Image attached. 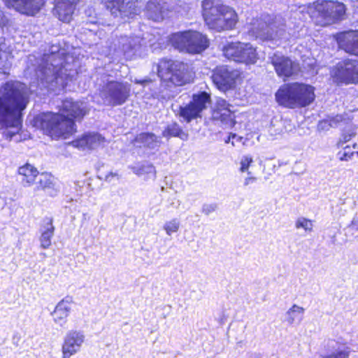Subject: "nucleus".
Segmentation results:
<instances>
[{
    "label": "nucleus",
    "mask_w": 358,
    "mask_h": 358,
    "mask_svg": "<svg viewBox=\"0 0 358 358\" xmlns=\"http://www.w3.org/2000/svg\"><path fill=\"white\" fill-rule=\"evenodd\" d=\"M64 51L59 46L52 45L48 52H45L41 62L28 66L27 71H34L35 76L39 81L38 85L48 91L59 92L63 90L68 82L77 74L76 69L69 68V65L63 58Z\"/></svg>",
    "instance_id": "obj_1"
},
{
    "label": "nucleus",
    "mask_w": 358,
    "mask_h": 358,
    "mask_svg": "<svg viewBox=\"0 0 358 358\" xmlns=\"http://www.w3.org/2000/svg\"><path fill=\"white\" fill-rule=\"evenodd\" d=\"M87 105L67 99L62 101L59 113H43L34 117V125L52 138H66L76 131L73 119L80 120L87 113Z\"/></svg>",
    "instance_id": "obj_2"
},
{
    "label": "nucleus",
    "mask_w": 358,
    "mask_h": 358,
    "mask_svg": "<svg viewBox=\"0 0 358 358\" xmlns=\"http://www.w3.org/2000/svg\"><path fill=\"white\" fill-rule=\"evenodd\" d=\"M28 103L27 87L18 81H8L0 87V127H11L15 134L21 125L22 111Z\"/></svg>",
    "instance_id": "obj_3"
},
{
    "label": "nucleus",
    "mask_w": 358,
    "mask_h": 358,
    "mask_svg": "<svg viewBox=\"0 0 358 358\" xmlns=\"http://www.w3.org/2000/svg\"><path fill=\"white\" fill-rule=\"evenodd\" d=\"M202 8L205 22L210 29L221 31L231 29L236 24V13L220 0H203Z\"/></svg>",
    "instance_id": "obj_4"
},
{
    "label": "nucleus",
    "mask_w": 358,
    "mask_h": 358,
    "mask_svg": "<svg viewBox=\"0 0 358 358\" xmlns=\"http://www.w3.org/2000/svg\"><path fill=\"white\" fill-rule=\"evenodd\" d=\"M275 98L279 104L285 107H304L314 101V87L299 83L285 84L277 91Z\"/></svg>",
    "instance_id": "obj_5"
},
{
    "label": "nucleus",
    "mask_w": 358,
    "mask_h": 358,
    "mask_svg": "<svg viewBox=\"0 0 358 358\" xmlns=\"http://www.w3.org/2000/svg\"><path fill=\"white\" fill-rule=\"evenodd\" d=\"M157 74L164 81L174 86H182L193 80V75L187 64L171 59H162L157 66Z\"/></svg>",
    "instance_id": "obj_6"
},
{
    "label": "nucleus",
    "mask_w": 358,
    "mask_h": 358,
    "mask_svg": "<svg viewBox=\"0 0 358 358\" xmlns=\"http://www.w3.org/2000/svg\"><path fill=\"white\" fill-rule=\"evenodd\" d=\"M170 42L180 52L199 54L209 46L206 36L196 31L177 32L171 35Z\"/></svg>",
    "instance_id": "obj_7"
},
{
    "label": "nucleus",
    "mask_w": 358,
    "mask_h": 358,
    "mask_svg": "<svg viewBox=\"0 0 358 358\" xmlns=\"http://www.w3.org/2000/svg\"><path fill=\"white\" fill-rule=\"evenodd\" d=\"M269 20L268 15H262L260 17L252 19L247 23L245 28L251 37L278 45V42L284 38L285 31L282 28L268 24Z\"/></svg>",
    "instance_id": "obj_8"
},
{
    "label": "nucleus",
    "mask_w": 358,
    "mask_h": 358,
    "mask_svg": "<svg viewBox=\"0 0 358 358\" xmlns=\"http://www.w3.org/2000/svg\"><path fill=\"white\" fill-rule=\"evenodd\" d=\"M131 85L126 82L107 80L100 89V96L108 106H120L128 99Z\"/></svg>",
    "instance_id": "obj_9"
},
{
    "label": "nucleus",
    "mask_w": 358,
    "mask_h": 358,
    "mask_svg": "<svg viewBox=\"0 0 358 358\" xmlns=\"http://www.w3.org/2000/svg\"><path fill=\"white\" fill-rule=\"evenodd\" d=\"M309 8L315 9L318 17L323 20L321 22L322 26L343 20L346 11L345 6L343 3L334 1H323L317 4L310 3Z\"/></svg>",
    "instance_id": "obj_10"
},
{
    "label": "nucleus",
    "mask_w": 358,
    "mask_h": 358,
    "mask_svg": "<svg viewBox=\"0 0 358 358\" xmlns=\"http://www.w3.org/2000/svg\"><path fill=\"white\" fill-rule=\"evenodd\" d=\"M223 54L237 62L254 64L257 59L256 49L248 43H231L223 48Z\"/></svg>",
    "instance_id": "obj_11"
},
{
    "label": "nucleus",
    "mask_w": 358,
    "mask_h": 358,
    "mask_svg": "<svg viewBox=\"0 0 358 358\" xmlns=\"http://www.w3.org/2000/svg\"><path fill=\"white\" fill-rule=\"evenodd\" d=\"M334 82L337 84L358 83V62L345 59L338 62L331 71Z\"/></svg>",
    "instance_id": "obj_12"
},
{
    "label": "nucleus",
    "mask_w": 358,
    "mask_h": 358,
    "mask_svg": "<svg viewBox=\"0 0 358 358\" xmlns=\"http://www.w3.org/2000/svg\"><path fill=\"white\" fill-rule=\"evenodd\" d=\"M210 99V95L205 92L194 94L189 104L184 107L180 106L178 113L180 117L188 123L192 120L200 117L201 112L206 108V104Z\"/></svg>",
    "instance_id": "obj_13"
},
{
    "label": "nucleus",
    "mask_w": 358,
    "mask_h": 358,
    "mask_svg": "<svg viewBox=\"0 0 358 358\" xmlns=\"http://www.w3.org/2000/svg\"><path fill=\"white\" fill-rule=\"evenodd\" d=\"M85 341V336L82 331L70 330L64 337L62 345V358H71L79 352Z\"/></svg>",
    "instance_id": "obj_14"
},
{
    "label": "nucleus",
    "mask_w": 358,
    "mask_h": 358,
    "mask_svg": "<svg viewBox=\"0 0 358 358\" xmlns=\"http://www.w3.org/2000/svg\"><path fill=\"white\" fill-rule=\"evenodd\" d=\"M238 76V73L236 71L227 66H220L214 70L212 80L220 90L224 91L234 85Z\"/></svg>",
    "instance_id": "obj_15"
},
{
    "label": "nucleus",
    "mask_w": 358,
    "mask_h": 358,
    "mask_svg": "<svg viewBox=\"0 0 358 358\" xmlns=\"http://www.w3.org/2000/svg\"><path fill=\"white\" fill-rule=\"evenodd\" d=\"M233 106L223 99H218L213 110L212 117L220 121L224 128H229L235 124Z\"/></svg>",
    "instance_id": "obj_16"
},
{
    "label": "nucleus",
    "mask_w": 358,
    "mask_h": 358,
    "mask_svg": "<svg viewBox=\"0 0 358 358\" xmlns=\"http://www.w3.org/2000/svg\"><path fill=\"white\" fill-rule=\"evenodd\" d=\"M141 41L138 36H121L117 42V52L123 55L125 59H131L138 55L141 48Z\"/></svg>",
    "instance_id": "obj_17"
},
{
    "label": "nucleus",
    "mask_w": 358,
    "mask_h": 358,
    "mask_svg": "<svg viewBox=\"0 0 358 358\" xmlns=\"http://www.w3.org/2000/svg\"><path fill=\"white\" fill-rule=\"evenodd\" d=\"M107 9L117 17H129L136 13L135 3L136 0H103Z\"/></svg>",
    "instance_id": "obj_18"
},
{
    "label": "nucleus",
    "mask_w": 358,
    "mask_h": 358,
    "mask_svg": "<svg viewBox=\"0 0 358 358\" xmlns=\"http://www.w3.org/2000/svg\"><path fill=\"white\" fill-rule=\"evenodd\" d=\"M36 187L34 188L35 196L39 194L40 191H43L50 196H56L59 192V188L54 177L48 173H38Z\"/></svg>",
    "instance_id": "obj_19"
},
{
    "label": "nucleus",
    "mask_w": 358,
    "mask_h": 358,
    "mask_svg": "<svg viewBox=\"0 0 358 358\" xmlns=\"http://www.w3.org/2000/svg\"><path fill=\"white\" fill-rule=\"evenodd\" d=\"M8 8L27 15H34L44 4V0H3Z\"/></svg>",
    "instance_id": "obj_20"
},
{
    "label": "nucleus",
    "mask_w": 358,
    "mask_h": 358,
    "mask_svg": "<svg viewBox=\"0 0 358 358\" xmlns=\"http://www.w3.org/2000/svg\"><path fill=\"white\" fill-rule=\"evenodd\" d=\"M169 0H150L146 6V15L153 21L162 20L171 10Z\"/></svg>",
    "instance_id": "obj_21"
},
{
    "label": "nucleus",
    "mask_w": 358,
    "mask_h": 358,
    "mask_svg": "<svg viewBox=\"0 0 358 358\" xmlns=\"http://www.w3.org/2000/svg\"><path fill=\"white\" fill-rule=\"evenodd\" d=\"M269 59L280 77L287 78L294 73V63L289 58L281 53L275 52Z\"/></svg>",
    "instance_id": "obj_22"
},
{
    "label": "nucleus",
    "mask_w": 358,
    "mask_h": 358,
    "mask_svg": "<svg viewBox=\"0 0 358 358\" xmlns=\"http://www.w3.org/2000/svg\"><path fill=\"white\" fill-rule=\"evenodd\" d=\"M80 0H55L54 15L64 22H69L73 17L76 4Z\"/></svg>",
    "instance_id": "obj_23"
},
{
    "label": "nucleus",
    "mask_w": 358,
    "mask_h": 358,
    "mask_svg": "<svg viewBox=\"0 0 358 358\" xmlns=\"http://www.w3.org/2000/svg\"><path fill=\"white\" fill-rule=\"evenodd\" d=\"M73 303L71 297H65L61 300L55 306L52 313L53 321L61 327H64L67 322V318L71 310Z\"/></svg>",
    "instance_id": "obj_24"
},
{
    "label": "nucleus",
    "mask_w": 358,
    "mask_h": 358,
    "mask_svg": "<svg viewBox=\"0 0 358 358\" xmlns=\"http://www.w3.org/2000/svg\"><path fill=\"white\" fill-rule=\"evenodd\" d=\"M338 45L346 52L358 56V31L351 30L342 34L338 38Z\"/></svg>",
    "instance_id": "obj_25"
},
{
    "label": "nucleus",
    "mask_w": 358,
    "mask_h": 358,
    "mask_svg": "<svg viewBox=\"0 0 358 358\" xmlns=\"http://www.w3.org/2000/svg\"><path fill=\"white\" fill-rule=\"evenodd\" d=\"M135 145L149 150H158L162 144L160 137L153 133L143 132L138 134L134 140Z\"/></svg>",
    "instance_id": "obj_26"
},
{
    "label": "nucleus",
    "mask_w": 358,
    "mask_h": 358,
    "mask_svg": "<svg viewBox=\"0 0 358 358\" xmlns=\"http://www.w3.org/2000/svg\"><path fill=\"white\" fill-rule=\"evenodd\" d=\"M105 138L97 133L88 134L72 142V145L78 148L94 149L101 145Z\"/></svg>",
    "instance_id": "obj_27"
},
{
    "label": "nucleus",
    "mask_w": 358,
    "mask_h": 358,
    "mask_svg": "<svg viewBox=\"0 0 358 358\" xmlns=\"http://www.w3.org/2000/svg\"><path fill=\"white\" fill-rule=\"evenodd\" d=\"M41 236L39 238L41 247L43 249L48 248L52 243V238L55 233L53 219L52 217H44L40 228Z\"/></svg>",
    "instance_id": "obj_28"
},
{
    "label": "nucleus",
    "mask_w": 358,
    "mask_h": 358,
    "mask_svg": "<svg viewBox=\"0 0 358 358\" xmlns=\"http://www.w3.org/2000/svg\"><path fill=\"white\" fill-rule=\"evenodd\" d=\"M38 171L30 164H26L18 169V176L20 182L24 187H30L36 180Z\"/></svg>",
    "instance_id": "obj_29"
},
{
    "label": "nucleus",
    "mask_w": 358,
    "mask_h": 358,
    "mask_svg": "<svg viewBox=\"0 0 358 358\" xmlns=\"http://www.w3.org/2000/svg\"><path fill=\"white\" fill-rule=\"evenodd\" d=\"M327 349L331 352L329 356L323 358H348L349 356V349L344 344H340L334 340H330L327 344Z\"/></svg>",
    "instance_id": "obj_30"
},
{
    "label": "nucleus",
    "mask_w": 358,
    "mask_h": 358,
    "mask_svg": "<svg viewBox=\"0 0 358 358\" xmlns=\"http://www.w3.org/2000/svg\"><path fill=\"white\" fill-rule=\"evenodd\" d=\"M327 349L331 352L329 356L323 358H348L349 356V349L344 344H340L334 340H330L327 344Z\"/></svg>",
    "instance_id": "obj_31"
},
{
    "label": "nucleus",
    "mask_w": 358,
    "mask_h": 358,
    "mask_svg": "<svg viewBox=\"0 0 358 358\" xmlns=\"http://www.w3.org/2000/svg\"><path fill=\"white\" fill-rule=\"evenodd\" d=\"M165 138L178 137L182 141H187L189 135L184 131L181 127L176 122H172L167 125L162 132Z\"/></svg>",
    "instance_id": "obj_32"
},
{
    "label": "nucleus",
    "mask_w": 358,
    "mask_h": 358,
    "mask_svg": "<svg viewBox=\"0 0 358 358\" xmlns=\"http://www.w3.org/2000/svg\"><path fill=\"white\" fill-rule=\"evenodd\" d=\"M304 308L296 304L286 312V321L289 324H299L303 320Z\"/></svg>",
    "instance_id": "obj_33"
},
{
    "label": "nucleus",
    "mask_w": 358,
    "mask_h": 358,
    "mask_svg": "<svg viewBox=\"0 0 358 358\" xmlns=\"http://www.w3.org/2000/svg\"><path fill=\"white\" fill-rule=\"evenodd\" d=\"M292 130V126L290 122L287 120H280L271 122V125L269 127L268 132L271 136H276L280 135L285 131H289Z\"/></svg>",
    "instance_id": "obj_34"
},
{
    "label": "nucleus",
    "mask_w": 358,
    "mask_h": 358,
    "mask_svg": "<svg viewBox=\"0 0 358 358\" xmlns=\"http://www.w3.org/2000/svg\"><path fill=\"white\" fill-rule=\"evenodd\" d=\"M10 53L5 43H0V71L6 73L11 65Z\"/></svg>",
    "instance_id": "obj_35"
},
{
    "label": "nucleus",
    "mask_w": 358,
    "mask_h": 358,
    "mask_svg": "<svg viewBox=\"0 0 358 358\" xmlns=\"http://www.w3.org/2000/svg\"><path fill=\"white\" fill-rule=\"evenodd\" d=\"M133 173L138 176L151 175L155 176V168L150 163H143L136 166H129Z\"/></svg>",
    "instance_id": "obj_36"
},
{
    "label": "nucleus",
    "mask_w": 358,
    "mask_h": 358,
    "mask_svg": "<svg viewBox=\"0 0 358 358\" xmlns=\"http://www.w3.org/2000/svg\"><path fill=\"white\" fill-rule=\"evenodd\" d=\"M180 227V222L178 218H173L166 222L163 226L164 230L168 236L178 231Z\"/></svg>",
    "instance_id": "obj_37"
},
{
    "label": "nucleus",
    "mask_w": 358,
    "mask_h": 358,
    "mask_svg": "<svg viewBox=\"0 0 358 358\" xmlns=\"http://www.w3.org/2000/svg\"><path fill=\"white\" fill-rule=\"evenodd\" d=\"M296 229H303L306 232L310 233L313 231V222L306 217H299L295 222Z\"/></svg>",
    "instance_id": "obj_38"
},
{
    "label": "nucleus",
    "mask_w": 358,
    "mask_h": 358,
    "mask_svg": "<svg viewBox=\"0 0 358 358\" xmlns=\"http://www.w3.org/2000/svg\"><path fill=\"white\" fill-rule=\"evenodd\" d=\"M354 149L350 146H345L343 150L338 153V158L341 161L348 162L353 158L355 152Z\"/></svg>",
    "instance_id": "obj_39"
},
{
    "label": "nucleus",
    "mask_w": 358,
    "mask_h": 358,
    "mask_svg": "<svg viewBox=\"0 0 358 358\" xmlns=\"http://www.w3.org/2000/svg\"><path fill=\"white\" fill-rule=\"evenodd\" d=\"M253 162L252 157L250 155H244L241 158L239 171L241 173H248L249 167Z\"/></svg>",
    "instance_id": "obj_40"
},
{
    "label": "nucleus",
    "mask_w": 358,
    "mask_h": 358,
    "mask_svg": "<svg viewBox=\"0 0 358 358\" xmlns=\"http://www.w3.org/2000/svg\"><path fill=\"white\" fill-rule=\"evenodd\" d=\"M344 117L341 115H337L334 117H329V120L331 127H336L344 120Z\"/></svg>",
    "instance_id": "obj_41"
},
{
    "label": "nucleus",
    "mask_w": 358,
    "mask_h": 358,
    "mask_svg": "<svg viewBox=\"0 0 358 358\" xmlns=\"http://www.w3.org/2000/svg\"><path fill=\"white\" fill-rule=\"evenodd\" d=\"M217 208V205L214 203L203 204L202 206V213L206 215H209L213 213Z\"/></svg>",
    "instance_id": "obj_42"
},
{
    "label": "nucleus",
    "mask_w": 358,
    "mask_h": 358,
    "mask_svg": "<svg viewBox=\"0 0 358 358\" xmlns=\"http://www.w3.org/2000/svg\"><path fill=\"white\" fill-rule=\"evenodd\" d=\"M331 127L329 120V117L327 119L320 121L317 125V129L319 131H327Z\"/></svg>",
    "instance_id": "obj_43"
},
{
    "label": "nucleus",
    "mask_w": 358,
    "mask_h": 358,
    "mask_svg": "<svg viewBox=\"0 0 358 358\" xmlns=\"http://www.w3.org/2000/svg\"><path fill=\"white\" fill-rule=\"evenodd\" d=\"M248 176L244 179L243 185L245 187L248 186L250 184H253L257 181V178L252 176L250 171H248Z\"/></svg>",
    "instance_id": "obj_44"
},
{
    "label": "nucleus",
    "mask_w": 358,
    "mask_h": 358,
    "mask_svg": "<svg viewBox=\"0 0 358 358\" xmlns=\"http://www.w3.org/2000/svg\"><path fill=\"white\" fill-rule=\"evenodd\" d=\"M352 230L358 231V218L354 217L348 226Z\"/></svg>",
    "instance_id": "obj_45"
},
{
    "label": "nucleus",
    "mask_w": 358,
    "mask_h": 358,
    "mask_svg": "<svg viewBox=\"0 0 358 358\" xmlns=\"http://www.w3.org/2000/svg\"><path fill=\"white\" fill-rule=\"evenodd\" d=\"M355 135V131H352L349 134H343V142L346 143V142L349 141L351 139V138L352 136H354Z\"/></svg>",
    "instance_id": "obj_46"
},
{
    "label": "nucleus",
    "mask_w": 358,
    "mask_h": 358,
    "mask_svg": "<svg viewBox=\"0 0 358 358\" xmlns=\"http://www.w3.org/2000/svg\"><path fill=\"white\" fill-rule=\"evenodd\" d=\"M113 177H117V179L119 178L117 173L110 172L106 176V180L108 182H111L112 178Z\"/></svg>",
    "instance_id": "obj_47"
},
{
    "label": "nucleus",
    "mask_w": 358,
    "mask_h": 358,
    "mask_svg": "<svg viewBox=\"0 0 358 358\" xmlns=\"http://www.w3.org/2000/svg\"><path fill=\"white\" fill-rule=\"evenodd\" d=\"M134 82L135 83H137V84H141L143 86H145L146 84L148 83H150V80H148V79H143V80H138V79H135L134 80Z\"/></svg>",
    "instance_id": "obj_48"
},
{
    "label": "nucleus",
    "mask_w": 358,
    "mask_h": 358,
    "mask_svg": "<svg viewBox=\"0 0 358 358\" xmlns=\"http://www.w3.org/2000/svg\"><path fill=\"white\" fill-rule=\"evenodd\" d=\"M174 94H175V92L172 89H170V94L166 95V96L162 95V96H160V98L164 99H171L174 96Z\"/></svg>",
    "instance_id": "obj_49"
},
{
    "label": "nucleus",
    "mask_w": 358,
    "mask_h": 358,
    "mask_svg": "<svg viewBox=\"0 0 358 358\" xmlns=\"http://www.w3.org/2000/svg\"><path fill=\"white\" fill-rule=\"evenodd\" d=\"M236 137V134H230V135L229 136L228 140H227V141H226V143L229 142V141H230V139H231V138L234 139V138H235Z\"/></svg>",
    "instance_id": "obj_50"
},
{
    "label": "nucleus",
    "mask_w": 358,
    "mask_h": 358,
    "mask_svg": "<svg viewBox=\"0 0 358 358\" xmlns=\"http://www.w3.org/2000/svg\"><path fill=\"white\" fill-rule=\"evenodd\" d=\"M3 23V13L0 10V29L1 28Z\"/></svg>",
    "instance_id": "obj_51"
},
{
    "label": "nucleus",
    "mask_w": 358,
    "mask_h": 358,
    "mask_svg": "<svg viewBox=\"0 0 358 358\" xmlns=\"http://www.w3.org/2000/svg\"><path fill=\"white\" fill-rule=\"evenodd\" d=\"M352 148L355 150V149H357V150L355 151V154L357 157H358V145L355 143L352 146Z\"/></svg>",
    "instance_id": "obj_52"
},
{
    "label": "nucleus",
    "mask_w": 358,
    "mask_h": 358,
    "mask_svg": "<svg viewBox=\"0 0 358 358\" xmlns=\"http://www.w3.org/2000/svg\"><path fill=\"white\" fill-rule=\"evenodd\" d=\"M29 62H32L35 59V56L30 55L28 58Z\"/></svg>",
    "instance_id": "obj_53"
},
{
    "label": "nucleus",
    "mask_w": 358,
    "mask_h": 358,
    "mask_svg": "<svg viewBox=\"0 0 358 358\" xmlns=\"http://www.w3.org/2000/svg\"><path fill=\"white\" fill-rule=\"evenodd\" d=\"M357 6H358V0H357Z\"/></svg>",
    "instance_id": "obj_54"
}]
</instances>
